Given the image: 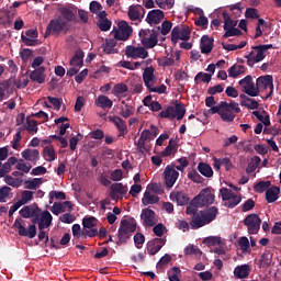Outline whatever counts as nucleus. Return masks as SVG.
<instances>
[{
    "label": "nucleus",
    "mask_w": 281,
    "mask_h": 281,
    "mask_svg": "<svg viewBox=\"0 0 281 281\" xmlns=\"http://www.w3.org/2000/svg\"><path fill=\"white\" fill-rule=\"evenodd\" d=\"M214 201L215 195L209 189H203L201 193L194 198L193 203L199 204L200 207H205L212 205Z\"/></svg>",
    "instance_id": "9b49d317"
},
{
    "label": "nucleus",
    "mask_w": 281,
    "mask_h": 281,
    "mask_svg": "<svg viewBox=\"0 0 281 281\" xmlns=\"http://www.w3.org/2000/svg\"><path fill=\"white\" fill-rule=\"evenodd\" d=\"M135 109L132 104H125V106H121L120 115L124 119H128L134 115Z\"/></svg>",
    "instance_id": "c03bdc74"
},
{
    "label": "nucleus",
    "mask_w": 281,
    "mask_h": 281,
    "mask_svg": "<svg viewBox=\"0 0 281 281\" xmlns=\"http://www.w3.org/2000/svg\"><path fill=\"white\" fill-rule=\"evenodd\" d=\"M212 80V75H209L206 72H199L195 78H194V81L196 83H199V81H202V82H206V83H210Z\"/></svg>",
    "instance_id": "e2e57ef3"
},
{
    "label": "nucleus",
    "mask_w": 281,
    "mask_h": 281,
    "mask_svg": "<svg viewBox=\"0 0 281 281\" xmlns=\"http://www.w3.org/2000/svg\"><path fill=\"white\" fill-rule=\"evenodd\" d=\"M173 196H175L177 204L180 206L187 205L190 200L188 194L184 193L183 191H179V192L175 193Z\"/></svg>",
    "instance_id": "a19ab883"
},
{
    "label": "nucleus",
    "mask_w": 281,
    "mask_h": 281,
    "mask_svg": "<svg viewBox=\"0 0 281 281\" xmlns=\"http://www.w3.org/2000/svg\"><path fill=\"white\" fill-rule=\"evenodd\" d=\"M83 57L85 53L82 52V49H77L71 57L69 65L80 69L83 66Z\"/></svg>",
    "instance_id": "7c9ffc66"
},
{
    "label": "nucleus",
    "mask_w": 281,
    "mask_h": 281,
    "mask_svg": "<svg viewBox=\"0 0 281 281\" xmlns=\"http://www.w3.org/2000/svg\"><path fill=\"white\" fill-rule=\"evenodd\" d=\"M83 228L86 229H92L93 227H97L98 220L93 216L85 217L82 221Z\"/></svg>",
    "instance_id": "3c124183"
},
{
    "label": "nucleus",
    "mask_w": 281,
    "mask_h": 281,
    "mask_svg": "<svg viewBox=\"0 0 281 281\" xmlns=\"http://www.w3.org/2000/svg\"><path fill=\"white\" fill-rule=\"evenodd\" d=\"M116 41H119V40H115V38L114 40L113 38L105 40V44L103 46V53L106 55L119 54L117 48H115Z\"/></svg>",
    "instance_id": "2f4dec72"
},
{
    "label": "nucleus",
    "mask_w": 281,
    "mask_h": 281,
    "mask_svg": "<svg viewBox=\"0 0 281 281\" xmlns=\"http://www.w3.org/2000/svg\"><path fill=\"white\" fill-rule=\"evenodd\" d=\"M213 44H214L213 37H210L209 35H203L201 37V44H200L201 54L210 55L211 52L213 50Z\"/></svg>",
    "instance_id": "b1692460"
},
{
    "label": "nucleus",
    "mask_w": 281,
    "mask_h": 281,
    "mask_svg": "<svg viewBox=\"0 0 281 281\" xmlns=\"http://www.w3.org/2000/svg\"><path fill=\"white\" fill-rule=\"evenodd\" d=\"M254 116L260 122L263 123L265 126H270V116L269 115H261L259 111L252 112Z\"/></svg>",
    "instance_id": "0e129e2a"
},
{
    "label": "nucleus",
    "mask_w": 281,
    "mask_h": 281,
    "mask_svg": "<svg viewBox=\"0 0 281 281\" xmlns=\"http://www.w3.org/2000/svg\"><path fill=\"white\" fill-rule=\"evenodd\" d=\"M71 232H72V236H74L72 243L77 244L78 240L81 238V227H80V224H74L71 226Z\"/></svg>",
    "instance_id": "6e6d98bb"
},
{
    "label": "nucleus",
    "mask_w": 281,
    "mask_h": 281,
    "mask_svg": "<svg viewBox=\"0 0 281 281\" xmlns=\"http://www.w3.org/2000/svg\"><path fill=\"white\" fill-rule=\"evenodd\" d=\"M41 215L37 216H31L32 220V224L29 225V227L26 228L23 224H22V220L16 218L13 223L12 228L18 229V235L22 236V237H27L30 239H33L36 237L37 235V228H36V224H38L41 222Z\"/></svg>",
    "instance_id": "7ed1b4c3"
},
{
    "label": "nucleus",
    "mask_w": 281,
    "mask_h": 281,
    "mask_svg": "<svg viewBox=\"0 0 281 281\" xmlns=\"http://www.w3.org/2000/svg\"><path fill=\"white\" fill-rule=\"evenodd\" d=\"M60 14L61 19H64L63 21H66L67 23H71V21L76 20V14L69 8H61Z\"/></svg>",
    "instance_id": "4c0bfd02"
},
{
    "label": "nucleus",
    "mask_w": 281,
    "mask_h": 281,
    "mask_svg": "<svg viewBox=\"0 0 281 281\" xmlns=\"http://www.w3.org/2000/svg\"><path fill=\"white\" fill-rule=\"evenodd\" d=\"M158 201H159V198L155 194H151L149 191H146L144 193V198L142 200L144 205H153L158 203Z\"/></svg>",
    "instance_id": "58836bf2"
},
{
    "label": "nucleus",
    "mask_w": 281,
    "mask_h": 281,
    "mask_svg": "<svg viewBox=\"0 0 281 281\" xmlns=\"http://www.w3.org/2000/svg\"><path fill=\"white\" fill-rule=\"evenodd\" d=\"M262 221L258 214L251 213L244 218V226H247L250 235H257L260 232Z\"/></svg>",
    "instance_id": "9d476101"
},
{
    "label": "nucleus",
    "mask_w": 281,
    "mask_h": 281,
    "mask_svg": "<svg viewBox=\"0 0 281 281\" xmlns=\"http://www.w3.org/2000/svg\"><path fill=\"white\" fill-rule=\"evenodd\" d=\"M64 205H70L69 201H66L64 203H54L50 207V212L54 215H60L61 213H65Z\"/></svg>",
    "instance_id": "37998d69"
},
{
    "label": "nucleus",
    "mask_w": 281,
    "mask_h": 281,
    "mask_svg": "<svg viewBox=\"0 0 281 281\" xmlns=\"http://www.w3.org/2000/svg\"><path fill=\"white\" fill-rule=\"evenodd\" d=\"M137 222L133 217H128L126 220H122L120 223V228L117 231L119 240L116 243L117 246L127 244L131 239L132 235L136 232Z\"/></svg>",
    "instance_id": "f03ea898"
},
{
    "label": "nucleus",
    "mask_w": 281,
    "mask_h": 281,
    "mask_svg": "<svg viewBox=\"0 0 281 281\" xmlns=\"http://www.w3.org/2000/svg\"><path fill=\"white\" fill-rule=\"evenodd\" d=\"M26 130L32 134H36L38 132L37 121L35 120H26Z\"/></svg>",
    "instance_id": "680f3d73"
},
{
    "label": "nucleus",
    "mask_w": 281,
    "mask_h": 281,
    "mask_svg": "<svg viewBox=\"0 0 281 281\" xmlns=\"http://www.w3.org/2000/svg\"><path fill=\"white\" fill-rule=\"evenodd\" d=\"M165 20V11L161 10H153L148 11L147 16L145 19L146 23L149 25L160 24L161 21Z\"/></svg>",
    "instance_id": "412c9836"
},
{
    "label": "nucleus",
    "mask_w": 281,
    "mask_h": 281,
    "mask_svg": "<svg viewBox=\"0 0 281 281\" xmlns=\"http://www.w3.org/2000/svg\"><path fill=\"white\" fill-rule=\"evenodd\" d=\"M203 244L211 247V246H216L222 244V238L221 237H205L203 239Z\"/></svg>",
    "instance_id": "bf43d9fd"
},
{
    "label": "nucleus",
    "mask_w": 281,
    "mask_h": 281,
    "mask_svg": "<svg viewBox=\"0 0 281 281\" xmlns=\"http://www.w3.org/2000/svg\"><path fill=\"white\" fill-rule=\"evenodd\" d=\"M94 105L100 109H112L113 101L106 95H99L97 100H94Z\"/></svg>",
    "instance_id": "473e14b6"
},
{
    "label": "nucleus",
    "mask_w": 281,
    "mask_h": 281,
    "mask_svg": "<svg viewBox=\"0 0 281 281\" xmlns=\"http://www.w3.org/2000/svg\"><path fill=\"white\" fill-rule=\"evenodd\" d=\"M238 247L244 252L248 251V249L250 247L248 237H239Z\"/></svg>",
    "instance_id": "69168bd1"
},
{
    "label": "nucleus",
    "mask_w": 281,
    "mask_h": 281,
    "mask_svg": "<svg viewBox=\"0 0 281 281\" xmlns=\"http://www.w3.org/2000/svg\"><path fill=\"white\" fill-rule=\"evenodd\" d=\"M156 4L160 8V9H171L175 5V0H155Z\"/></svg>",
    "instance_id": "338daca9"
},
{
    "label": "nucleus",
    "mask_w": 281,
    "mask_h": 281,
    "mask_svg": "<svg viewBox=\"0 0 281 281\" xmlns=\"http://www.w3.org/2000/svg\"><path fill=\"white\" fill-rule=\"evenodd\" d=\"M146 15V10L144 7L137 4V5H131L128 7L127 16L130 21H142Z\"/></svg>",
    "instance_id": "f3484780"
},
{
    "label": "nucleus",
    "mask_w": 281,
    "mask_h": 281,
    "mask_svg": "<svg viewBox=\"0 0 281 281\" xmlns=\"http://www.w3.org/2000/svg\"><path fill=\"white\" fill-rule=\"evenodd\" d=\"M22 157L25 161H31L32 164L36 165L40 161V151L37 149H25L22 151Z\"/></svg>",
    "instance_id": "cd10ccee"
},
{
    "label": "nucleus",
    "mask_w": 281,
    "mask_h": 281,
    "mask_svg": "<svg viewBox=\"0 0 281 281\" xmlns=\"http://www.w3.org/2000/svg\"><path fill=\"white\" fill-rule=\"evenodd\" d=\"M250 273V267L247 263H244L241 266H237L234 269V276L238 280L247 279Z\"/></svg>",
    "instance_id": "c85d7f7f"
},
{
    "label": "nucleus",
    "mask_w": 281,
    "mask_h": 281,
    "mask_svg": "<svg viewBox=\"0 0 281 281\" xmlns=\"http://www.w3.org/2000/svg\"><path fill=\"white\" fill-rule=\"evenodd\" d=\"M191 31L186 26H176L171 32V41L173 45L178 43V41H188L190 38Z\"/></svg>",
    "instance_id": "ddd939ff"
},
{
    "label": "nucleus",
    "mask_w": 281,
    "mask_h": 281,
    "mask_svg": "<svg viewBox=\"0 0 281 281\" xmlns=\"http://www.w3.org/2000/svg\"><path fill=\"white\" fill-rule=\"evenodd\" d=\"M4 181L8 186L12 188H20L22 186V180L19 178H13L12 176H4Z\"/></svg>",
    "instance_id": "8fccbe9b"
},
{
    "label": "nucleus",
    "mask_w": 281,
    "mask_h": 281,
    "mask_svg": "<svg viewBox=\"0 0 281 281\" xmlns=\"http://www.w3.org/2000/svg\"><path fill=\"white\" fill-rule=\"evenodd\" d=\"M225 108H227V101H221L217 105L211 106L209 112L211 114H216L217 113L218 115H221L222 110L225 109Z\"/></svg>",
    "instance_id": "13d9d810"
},
{
    "label": "nucleus",
    "mask_w": 281,
    "mask_h": 281,
    "mask_svg": "<svg viewBox=\"0 0 281 281\" xmlns=\"http://www.w3.org/2000/svg\"><path fill=\"white\" fill-rule=\"evenodd\" d=\"M238 86L240 87L241 92L248 94L251 98L259 95V88L257 87V83L252 81V77L250 75L239 80Z\"/></svg>",
    "instance_id": "6e6552de"
},
{
    "label": "nucleus",
    "mask_w": 281,
    "mask_h": 281,
    "mask_svg": "<svg viewBox=\"0 0 281 281\" xmlns=\"http://www.w3.org/2000/svg\"><path fill=\"white\" fill-rule=\"evenodd\" d=\"M273 45L269 44V45H259V46H252V49L257 52L256 56H254L252 59H249L247 61V65L252 68L255 64L260 63L261 60L265 59L266 57V52L269 49H272Z\"/></svg>",
    "instance_id": "f8f14e48"
},
{
    "label": "nucleus",
    "mask_w": 281,
    "mask_h": 281,
    "mask_svg": "<svg viewBox=\"0 0 281 281\" xmlns=\"http://www.w3.org/2000/svg\"><path fill=\"white\" fill-rule=\"evenodd\" d=\"M241 74H245V66L244 65L234 64L228 69V76L232 77V78H237Z\"/></svg>",
    "instance_id": "e433bc0d"
},
{
    "label": "nucleus",
    "mask_w": 281,
    "mask_h": 281,
    "mask_svg": "<svg viewBox=\"0 0 281 281\" xmlns=\"http://www.w3.org/2000/svg\"><path fill=\"white\" fill-rule=\"evenodd\" d=\"M222 18H223V21H224V25H223L224 31L235 29L238 25V21L233 20L231 18V15L226 12L222 13Z\"/></svg>",
    "instance_id": "72a5a7b5"
},
{
    "label": "nucleus",
    "mask_w": 281,
    "mask_h": 281,
    "mask_svg": "<svg viewBox=\"0 0 281 281\" xmlns=\"http://www.w3.org/2000/svg\"><path fill=\"white\" fill-rule=\"evenodd\" d=\"M281 193V188L280 187H270L266 191V201L271 204L278 201L279 195Z\"/></svg>",
    "instance_id": "c756f323"
},
{
    "label": "nucleus",
    "mask_w": 281,
    "mask_h": 281,
    "mask_svg": "<svg viewBox=\"0 0 281 281\" xmlns=\"http://www.w3.org/2000/svg\"><path fill=\"white\" fill-rule=\"evenodd\" d=\"M40 215L42 216L40 222L46 223V226H52L54 220L52 213L44 211L43 213H40Z\"/></svg>",
    "instance_id": "052dcab7"
},
{
    "label": "nucleus",
    "mask_w": 281,
    "mask_h": 281,
    "mask_svg": "<svg viewBox=\"0 0 281 281\" xmlns=\"http://www.w3.org/2000/svg\"><path fill=\"white\" fill-rule=\"evenodd\" d=\"M43 183L42 178H34L32 180L25 181V189L27 190H36Z\"/></svg>",
    "instance_id": "de8ad7c7"
},
{
    "label": "nucleus",
    "mask_w": 281,
    "mask_h": 281,
    "mask_svg": "<svg viewBox=\"0 0 281 281\" xmlns=\"http://www.w3.org/2000/svg\"><path fill=\"white\" fill-rule=\"evenodd\" d=\"M156 213L151 209H143L140 218L143 220V225L148 227H154L156 225Z\"/></svg>",
    "instance_id": "aec40b11"
},
{
    "label": "nucleus",
    "mask_w": 281,
    "mask_h": 281,
    "mask_svg": "<svg viewBox=\"0 0 281 281\" xmlns=\"http://www.w3.org/2000/svg\"><path fill=\"white\" fill-rule=\"evenodd\" d=\"M198 171L206 179H211L213 177V169L209 164H198Z\"/></svg>",
    "instance_id": "f704fd0d"
},
{
    "label": "nucleus",
    "mask_w": 281,
    "mask_h": 281,
    "mask_svg": "<svg viewBox=\"0 0 281 281\" xmlns=\"http://www.w3.org/2000/svg\"><path fill=\"white\" fill-rule=\"evenodd\" d=\"M30 79L33 82H37L38 85H43L45 82V79H46L45 68L42 66V67H38L37 69L31 71Z\"/></svg>",
    "instance_id": "bb28decb"
},
{
    "label": "nucleus",
    "mask_w": 281,
    "mask_h": 281,
    "mask_svg": "<svg viewBox=\"0 0 281 281\" xmlns=\"http://www.w3.org/2000/svg\"><path fill=\"white\" fill-rule=\"evenodd\" d=\"M228 202L225 204L228 209H234L237 205L240 204L241 198L239 195H234L231 198V200H227Z\"/></svg>",
    "instance_id": "774afa93"
},
{
    "label": "nucleus",
    "mask_w": 281,
    "mask_h": 281,
    "mask_svg": "<svg viewBox=\"0 0 281 281\" xmlns=\"http://www.w3.org/2000/svg\"><path fill=\"white\" fill-rule=\"evenodd\" d=\"M158 35H159V32L153 30L151 33L149 34V37H145L144 40L140 41L143 46L149 49L154 48L158 43Z\"/></svg>",
    "instance_id": "a878e982"
},
{
    "label": "nucleus",
    "mask_w": 281,
    "mask_h": 281,
    "mask_svg": "<svg viewBox=\"0 0 281 281\" xmlns=\"http://www.w3.org/2000/svg\"><path fill=\"white\" fill-rule=\"evenodd\" d=\"M236 193L232 192L231 189L222 187L220 189V195L222 198L223 201H228L231 200Z\"/></svg>",
    "instance_id": "5fc2aeb1"
},
{
    "label": "nucleus",
    "mask_w": 281,
    "mask_h": 281,
    "mask_svg": "<svg viewBox=\"0 0 281 281\" xmlns=\"http://www.w3.org/2000/svg\"><path fill=\"white\" fill-rule=\"evenodd\" d=\"M220 117L224 123H232L236 119V113L228 109L221 110Z\"/></svg>",
    "instance_id": "c9c22d12"
},
{
    "label": "nucleus",
    "mask_w": 281,
    "mask_h": 281,
    "mask_svg": "<svg viewBox=\"0 0 281 281\" xmlns=\"http://www.w3.org/2000/svg\"><path fill=\"white\" fill-rule=\"evenodd\" d=\"M187 178L191 179L194 183L204 182V178L195 169L189 171V175H187Z\"/></svg>",
    "instance_id": "603ef678"
},
{
    "label": "nucleus",
    "mask_w": 281,
    "mask_h": 281,
    "mask_svg": "<svg viewBox=\"0 0 281 281\" xmlns=\"http://www.w3.org/2000/svg\"><path fill=\"white\" fill-rule=\"evenodd\" d=\"M167 239H164L161 237H155L151 240L147 241L146 248L149 255L155 256L159 250H161V247L166 245Z\"/></svg>",
    "instance_id": "6ab92c4d"
},
{
    "label": "nucleus",
    "mask_w": 281,
    "mask_h": 281,
    "mask_svg": "<svg viewBox=\"0 0 281 281\" xmlns=\"http://www.w3.org/2000/svg\"><path fill=\"white\" fill-rule=\"evenodd\" d=\"M271 186L270 181H259L255 187L254 190L255 192H257L258 194H262L265 193V191H267Z\"/></svg>",
    "instance_id": "a18cd8bd"
},
{
    "label": "nucleus",
    "mask_w": 281,
    "mask_h": 281,
    "mask_svg": "<svg viewBox=\"0 0 281 281\" xmlns=\"http://www.w3.org/2000/svg\"><path fill=\"white\" fill-rule=\"evenodd\" d=\"M22 42L25 46L29 47H35L38 45V31L37 29H29V31L25 32V35L22 34L21 36Z\"/></svg>",
    "instance_id": "dca6fc26"
},
{
    "label": "nucleus",
    "mask_w": 281,
    "mask_h": 281,
    "mask_svg": "<svg viewBox=\"0 0 281 281\" xmlns=\"http://www.w3.org/2000/svg\"><path fill=\"white\" fill-rule=\"evenodd\" d=\"M153 139V133L149 130H144L140 134V137L135 145L139 153H144L146 150V143Z\"/></svg>",
    "instance_id": "5701e85b"
},
{
    "label": "nucleus",
    "mask_w": 281,
    "mask_h": 281,
    "mask_svg": "<svg viewBox=\"0 0 281 281\" xmlns=\"http://www.w3.org/2000/svg\"><path fill=\"white\" fill-rule=\"evenodd\" d=\"M143 81H144L146 89L149 92H157V93L161 94V93H166V91H167V86L165 83L160 85L159 87L153 86L154 82L156 81L154 66H148L144 69Z\"/></svg>",
    "instance_id": "20e7f679"
},
{
    "label": "nucleus",
    "mask_w": 281,
    "mask_h": 281,
    "mask_svg": "<svg viewBox=\"0 0 281 281\" xmlns=\"http://www.w3.org/2000/svg\"><path fill=\"white\" fill-rule=\"evenodd\" d=\"M201 207V205H199L198 203H193V200L191 201L190 205H187L186 207V214L187 215H194V214H199V209Z\"/></svg>",
    "instance_id": "4d7b16f0"
},
{
    "label": "nucleus",
    "mask_w": 281,
    "mask_h": 281,
    "mask_svg": "<svg viewBox=\"0 0 281 281\" xmlns=\"http://www.w3.org/2000/svg\"><path fill=\"white\" fill-rule=\"evenodd\" d=\"M178 145L175 139H169L167 147L161 151L162 157H170L173 151H177Z\"/></svg>",
    "instance_id": "ea45409f"
},
{
    "label": "nucleus",
    "mask_w": 281,
    "mask_h": 281,
    "mask_svg": "<svg viewBox=\"0 0 281 281\" xmlns=\"http://www.w3.org/2000/svg\"><path fill=\"white\" fill-rule=\"evenodd\" d=\"M42 211L37 203L24 205L23 209L19 211L20 216L23 218H32L33 216L41 215Z\"/></svg>",
    "instance_id": "a211bd4d"
},
{
    "label": "nucleus",
    "mask_w": 281,
    "mask_h": 281,
    "mask_svg": "<svg viewBox=\"0 0 281 281\" xmlns=\"http://www.w3.org/2000/svg\"><path fill=\"white\" fill-rule=\"evenodd\" d=\"M128 91V87L126 83L121 82L114 85V88L112 89V94L119 97L122 93H126Z\"/></svg>",
    "instance_id": "49530a36"
},
{
    "label": "nucleus",
    "mask_w": 281,
    "mask_h": 281,
    "mask_svg": "<svg viewBox=\"0 0 281 281\" xmlns=\"http://www.w3.org/2000/svg\"><path fill=\"white\" fill-rule=\"evenodd\" d=\"M183 254L186 256H191V255H195V256H202V250L199 249L198 246H194V245H189L187 246L184 249H183Z\"/></svg>",
    "instance_id": "09e8293b"
},
{
    "label": "nucleus",
    "mask_w": 281,
    "mask_h": 281,
    "mask_svg": "<svg viewBox=\"0 0 281 281\" xmlns=\"http://www.w3.org/2000/svg\"><path fill=\"white\" fill-rule=\"evenodd\" d=\"M119 29H114L112 33H114V41H130L133 29L130 26L127 21H120L117 24Z\"/></svg>",
    "instance_id": "1a4fd4ad"
},
{
    "label": "nucleus",
    "mask_w": 281,
    "mask_h": 281,
    "mask_svg": "<svg viewBox=\"0 0 281 281\" xmlns=\"http://www.w3.org/2000/svg\"><path fill=\"white\" fill-rule=\"evenodd\" d=\"M69 23L64 21L61 16H57V19H54L48 23V26L46 29V36H58L60 33L66 34L67 32H69Z\"/></svg>",
    "instance_id": "423d86ee"
},
{
    "label": "nucleus",
    "mask_w": 281,
    "mask_h": 281,
    "mask_svg": "<svg viewBox=\"0 0 281 281\" xmlns=\"http://www.w3.org/2000/svg\"><path fill=\"white\" fill-rule=\"evenodd\" d=\"M186 106L181 101L176 100L175 106H167L164 111L159 113L161 119H171L177 121H182L186 116Z\"/></svg>",
    "instance_id": "39448f33"
},
{
    "label": "nucleus",
    "mask_w": 281,
    "mask_h": 281,
    "mask_svg": "<svg viewBox=\"0 0 281 281\" xmlns=\"http://www.w3.org/2000/svg\"><path fill=\"white\" fill-rule=\"evenodd\" d=\"M256 86L258 88V94H260V91H267L268 89L270 90L266 97V100L269 99L274 93L273 76L267 75V76H261L257 78Z\"/></svg>",
    "instance_id": "0eeeda50"
},
{
    "label": "nucleus",
    "mask_w": 281,
    "mask_h": 281,
    "mask_svg": "<svg viewBox=\"0 0 281 281\" xmlns=\"http://www.w3.org/2000/svg\"><path fill=\"white\" fill-rule=\"evenodd\" d=\"M44 158L46 161H49V162L55 161L57 159V154H56L54 147L46 146L44 148Z\"/></svg>",
    "instance_id": "79ce46f5"
},
{
    "label": "nucleus",
    "mask_w": 281,
    "mask_h": 281,
    "mask_svg": "<svg viewBox=\"0 0 281 281\" xmlns=\"http://www.w3.org/2000/svg\"><path fill=\"white\" fill-rule=\"evenodd\" d=\"M125 55L134 59H146L149 53L144 46H126Z\"/></svg>",
    "instance_id": "4468645a"
},
{
    "label": "nucleus",
    "mask_w": 281,
    "mask_h": 281,
    "mask_svg": "<svg viewBox=\"0 0 281 281\" xmlns=\"http://www.w3.org/2000/svg\"><path fill=\"white\" fill-rule=\"evenodd\" d=\"M109 121L117 127L119 137H124L128 133L126 121L121 116H109Z\"/></svg>",
    "instance_id": "4be33fe9"
},
{
    "label": "nucleus",
    "mask_w": 281,
    "mask_h": 281,
    "mask_svg": "<svg viewBox=\"0 0 281 281\" xmlns=\"http://www.w3.org/2000/svg\"><path fill=\"white\" fill-rule=\"evenodd\" d=\"M220 214V209L217 206H210L206 210H201L191 217V228L199 229L206 225H210L216 216Z\"/></svg>",
    "instance_id": "f257e3e1"
},
{
    "label": "nucleus",
    "mask_w": 281,
    "mask_h": 281,
    "mask_svg": "<svg viewBox=\"0 0 281 281\" xmlns=\"http://www.w3.org/2000/svg\"><path fill=\"white\" fill-rule=\"evenodd\" d=\"M97 25L101 32H109L112 27V21H110L109 19L98 20Z\"/></svg>",
    "instance_id": "864d4df0"
},
{
    "label": "nucleus",
    "mask_w": 281,
    "mask_h": 281,
    "mask_svg": "<svg viewBox=\"0 0 281 281\" xmlns=\"http://www.w3.org/2000/svg\"><path fill=\"white\" fill-rule=\"evenodd\" d=\"M178 177H179L178 170L175 169V167L172 166H167L164 170V179H165L166 188L171 189L175 186Z\"/></svg>",
    "instance_id": "2eb2a0df"
},
{
    "label": "nucleus",
    "mask_w": 281,
    "mask_h": 281,
    "mask_svg": "<svg viewBox=\"0 0 281 281\" xmlns=\"http://www.w3.org/2000/svg\"><path fill=\"white\" fill-rule=\"evenodd\" d=\"M110 191H111V198L116 199L120 195L121 196L126 195L128 193V187L122 183H114V184H111Z\"/></svg>",
    "instance_id": "393cba45"
}]
</instances>
